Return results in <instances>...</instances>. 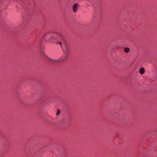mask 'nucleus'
<instances>
[{
	"instance_id": "obj_10",
	"label": "nucleus",
	"mask_w": 157,
	"mask_h": 157,
	"mask_svg": "<svg viewBox=\"0 0 157 157\" xmlns=\"http://www.w3.org/2000/svg\"><path fill=\"white\" fill-rule=\"evenodd\" d=\"M58 44H60L61 46V43L60 42H59L58 43Z\"/></svg>"
},
{
	"instance_id": "obj_2",
	"label": "nucleus",
	"mask_w": 157,
	"mask_h": 157,
	"mask_svg": "<svg viewBox=\"0 0 157 157\" xmlns=\"http://www.w3.org/2000/svg\"><path fill=\"white\" fill-rule=\"evenodd\" d=\"M70 51V48L67 46H66L65 50L64 51L65 54V57L68 58V54Z\"/></svg>"
},
{
	"instance_id": "obj_3",
	"label": "nucleus",
	"mask_w": 157,
	"mask_h": 157,
	"mask_svg": "<svg viewBox=\"0 0 157 157\" xmlns=\"http://www.w3.org/2000/svg\"><path fill=\"white\" fill-rule=\"evenodd\" d=\"M78 5L77 3H75L72 6L73 11L74 13H76L77 10Z\"/></svg>"
},
{
	"instance_id": "obj_4",
	"label": "nucleus",
	"mask_w": 157,
	"mask_h": 157,
	"mask_svg": "<svg viewBox=\"0 0 157 157\" xmlns=\"http://www.w3.org/2000/svg\"><path fill=\"white\" fill-rule=\"evenodd\" d=\"M50 62L54 63H59L62 62V60H60L50 59Z\"/></svg>"
},
{
	"instance_id": "obj_5",
	"label": "nucleus",
	"mask_w": 157,
	"mask_h": 157,
	"mask_svg": "<svg viewBox=\"0 0 157 157\" xmlns=\"http://www.w3.org/2000/svg\"><path fill=\"white\" fill-rule=\"evenodd\" d=\"M41 56L42 58L45 59H50L43 52L41 53Z\"/></svg>"
},
{
	"instance_id": "obj_8",
	"label": "nucleus",
	"mask_w": 157,
	"mask_h": 157,
	"mask_svg": "<svg viewBox=\"0 0 157 157\" xmlns=\"http://www.w3.org/2000/svg\"><path fill=\"white\" fill-rule=\"evenodd\" d=\"M130 50V49L126 47L124 48V52H125L126 53L128 52Z\"/></svg>"
},
{
	"instance_id": "obj_7",
	"label": "nucleus",
	"mask_w": 157,
	"mask_h": 157,
	"mask_svg": "<svg viewBox=\"0 0 157 157\" xmlns=\"http://www.w3.org/2000/svg\"><path fill=\"white\" fill-rule=\"evenodd\" d=\"M40 48L41 53L43 52V51L44 50V45H42L41 44H40Z\"/></svg>"
},
{
	"instance_id": "obj_6",
	"label": "nucleus",
	"mask_w": 157,
	"mask_h": 157,
	"mask_svg": "<svg viewBox=\"0 0 157 157\" xmlns=\"http://www.w3.org/2000/svg\"><path fill=\"white\" fill-rule=\"evenodd\" d=\"M145 72V70L143 67H141L140 70V73L141 74H143Z\"/></svg>"
},
{
	"instance_id": "obj_9",
	"label": "nucleus",
	"mask_w": 157,
	"mask_h": 157,
	"mask_svg": "<svg viewBox=\"0 0 157 157\" xmlns=\"http://www.w3.org/2000/svg\"><path fill=\"white\" fill-rule=\"evenodd\" d=\"M60 113V111L59 110H58L56 113V115L57 116H58V115Z\"/></svg>"
},
{
	"instance_id": "obj_1",
	"label": "nucleus",
	"mask_w": 157,
	"mask_h": 157,
	"mask_svg": "<svg viewBox=\"0 0 157 157\" xmlns=\"http://www.w3.org/2000/svg\"><path fill=\"white\" fill-rule=\"evenodd\" d=\"M59 36L58 34L53 33H47L43 36V38L46 41L48 42L54 41L57 40V38Z\"/></svg>"
}]
</instances>
